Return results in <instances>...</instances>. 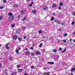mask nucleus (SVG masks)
<instances>
[{
  "mask_svg": "<svg viewBox=\"0 0 75 75\" xmlns=\"http://www.w3.org/2000/svg\"><path fill=\"white\" fill-rule=\"evenodd\" d=\"M55 21L57 23H58V24H59L61 25L62 26H63L64 25H65V22L64 21H63L61 23V21H59L58 20L56 19L55 20Z\"/></svg>",
  "mask_w": 75,
  "mask_h": 75,
  "instance_id": "nucleus-1",
  "label": "nucleus"
},
{
  "mask_svg": "<svg viewBox=\"0 0 75 75\" xmlns=\"http://www.w3.org/2000/svg\"><path fill=\"white\" fill-rule=\"evenodd\" d=\"M14 16H10L8 18V20L10 21H13V19H14Z\"/></svg>",
  "mask_w": 75,
  "mask_h": 75,
  "instance_id": "nucleus-2",
  "label": "nucleus"
},
{
  "mask_svg": "<svg viewBox=\"0 0 75 75\" xmlns=\"http://www.w3.org/2000/svg\"><path fill=\"white\" fill-rule=\"evenodd\" d=\"M21 29H18L16 31V34H19V33H21Z\"/></svg>",
  "mask_w": 75,
  "mask_h": 75,
  "instance_id": "nucleus-3",
  "label": "nucleus"
},
{
  "mask_svg": "<svg viewBox=\"0 0 75 75\" xmlns=\"http://www.w3.org/2000/svg\"><path fill=\"white\" fill-rule=\"evenodd\" d=\"M43 10H48V7L46 6H44L43 7Z\"/></svg>",
  "mask_w": 75,
  "mask_h": 75,
  "instance_id": "nucleus-4",
  "label": "nucleus"
},
{
  "mask_svg": "<svg viewBox=\"0 0 75 75\" xmlns=\"http://www.w3.org/2000/svg\"><path fill=\"white\" fill-rule=\"evenodd\" d=\"M57 4H56L54 3L53 4L52 7L53 8H55V7H57Z\"/></svg>",
  "mask_w": 75,
  "mask_h": 75,
  "instance_id": "nucleus-5",
  "label": "nucleus"
},
{
  "mask_svg": "<svg viewBox=\"0 0 75 75\" xmlns=\"http://www.w3.org/2000/svg\"><path fill=\"white\" fill-rule=\"evenodd\" d=\"M18 38V37L17 35H14L13 36V39H14V40H17Z\"/></svg>",
  "mask_w": 75,
  "mask_h": 75,
  "instance_id": "nucleus-6",
  "label": "nucleus"
},
{
  "mask_svg": "<svg viewBox=\"0 0 75 75\" xmlns=\"http://www.w3.org/2000/svg\"><path fill=\"white\" fill-rule=\"evenodd\" d=\"M25 54L26 55H30V52L28 51H27L25 52Z\"/></svg>",
  "mask_w": 75,
  "mask_h": 75,
  "instance_id": "nucleus-7",
  "label": "nucleus"
},
{
  "mask_svg": "<svg viewBox=\"0 0 75 75\" xmlns=\"http://www.w3.org/2000/svg\"><path fill=\"white\" fill-rule=\"evenodd\" d=\"M21 14H25V11H21Z\"/></svg>",
  "mask_w": 75,
  "mask_h": 75,
  "instance_id": "nucleus-8",
  "label": "nucleus"
},
{
  "mask_svg": "<svg viewBox=\"0 0 75 75\" xmlns=\"http://www.w3.org/2000/svg\"><path fill=\"white\" fill-rule=\"evenodd\" d=\"M8 16H13V13H9L8 14Z\"/></svg>",
  "mask_w": 75,
  "mask_h": 75,
  "instance_id": "nucleus-9",
  "label": "nucleus"
},
{
  "mask_svg": "<svg viewBox=\"0 0 75 75\" xmlns=\"http://www.w3.org/2000/svg\"><path fill=\"white\" fill-rule=\"evenodd\" d=\"M27 19V18L26 17H25L23 19H21V20H23V21H24L25 20H26Z\"/></svg>",
  "mask_w": 75,
  "mask_h": 75,
  "instance_id": "nucleus-10",
  "label": "nucleus"
},
{
  "mask_svg": "<svg viewBox=\"0 0 75 75\" xmlns=\"http://www.w3.org/2000/svg\"><path fill=\"white\" fill-rule=\"evenodd\" d=\"M6 48L7 50H8V49H9V47L8 45V44H7L6 45Z\"/></svg>",
  "mask_w": 75,
  "mask_h": 75,
  "instance_id": "nucleus-11",
  "label": "nucleus"
},
{
  "mask_svg": "<svg viewBox=\"0 0 75 75\" xmlns=\"http://www.w3.org/2000/svg\"><path fill=\"white\" fill-rule=\"evenodd\" d=\"M35 53L36 54H37L38 55V54L40 55V54H41V53H40V52H39L38 51L35 52Z\"/></svg>",
  "mask_w": 75,
  "mask_h": 75,
  "instance_id": "nucleus-12",
  "label": "nucleus"
},
{
  "mask_svg": "<svg viewBox=\"0 0 75 75\" xmlns=\"http://www.w3.org/2000/svg\"><path fill=\"white\" fill-rule=\"evenodd\" d=\"M44 75H50V72H48L47 73V72H45L44 73Z\"/></svg>",
  "mask_w": 75,
  "mask_h": 75,
  "instance_id": "nucleus-13",
  "label": "nucleus"
},
{
  "mask_svg": "<svg viewBox=\"0 0 75 75\" xmlns=\"http://www.w3.org/2000/svg\"><path fill=\"white\" fill-rule=\"evenodd\" d=\"M63 6V3L61 2H60V4H59V6Z\"/></svg>",
  "mask_w": 75,
  "mask_h": 75,
  "instance_id": "nucleus-14",
  "label": "nucleus"
},
{
  "mask_svg": "<svg viewBox=\"0 0 75 75\" xmlns=\"http://www.w3.org/2000/svg\"><path fill=\"white\" fill-rule=\"evenodd\" d=\"M32 13H33V14H36V11L35 10H33L32 11Z\"/></svg>",
  "mask_w": 75,
  "mask_h": 75,
  "instance_id": "nucleus-15",
  "label": "nucleus"
},
{
  "mask_svg": "<svg viewBox=\"0 0 75 75\" xmlns=\"http://www.w3.org/2000/svg\"><path fill=\"white\" fill-rule=\"evenodd\" d=\"M16 52L17 54H18L19 53V50H18V49H16Z\"/></svg>",
  "mask_w": 75,
  "mask_h": 75,
  "instance_id": "nucleus-16",
  "label": "nucleus"
},
{
  "mask_svg": "<svg viewBox=\"0 0 75 75\" xmlns=\"http://www.w3.org/2000/svg\"><path fill=\"white\" fill-rule=\"evenodd\" d=\"M17 72H13L12 74L11 75H17Z\"/></svg>",
  "mask_w": 75,
  "mask_h": 75,
  "instance_id": "nucleus-17",
  "label": "nucleus"
},
{
  "mask_svg": "<svg viewBox=\"0 0 75 75\" xmlns=\"http://www.w3.org/2000/svg\"><path fill=\"white\" fill-rule=\"evenodd\" d=\"M48 64H54V62H48Z\"/></svg>",
  "mask_w": 75,
  "mask_h": 75,
  "instance_id": "nucleus-18",
  "label": "nucleus"
},
{
  "mask_svg": "<svg viewBox=\"0 0 75 75\" xmlns=\"http://www.w3.org/2000/svg\"><path fill=\"white\" fill-rule=\"evenodd\" d=\"M47 70H48L49 69H48V68L47 67H45L43 68V69H45V70H47Z\"/></svg>",
  "mask_w": 75,
  "mask_h": 75,
  "instance_id": "nucleus-19",
  "label": "nucleus"
},
{
  "mask_svg": "<svg viewBox=\"0 0 75 75\" xmlns=\"http://www.w3.org/2000/svg\"><path fill=\"white\" fill-rule=\"evenodd\" d=\"M42 43H41L39 46V48H41V47H42Z\"/></svg>",
  "mask_w": 75,
  "mask_h": 75,
  "instance_id": "nucleus-20",
  "label": "nucleus"
},
{
  "mask_svg": "<svg viewBox=\"0 0 75 75\" xmlns=\"http://www.w3.org/2000/svg\"><path fill=\"white\" fill-rule=\"evenodd\" d=\"M75 71V68H74L73 69H71V71Z\"/></svg>",
  "mask_w": 75,
  "mask_h": 75,
  "instance_id": "nucleus-21",
  "label": "nucleus"
},
{
  "mask_svg": "<svg viewBox=\"0 0 75 75\" xmlns=\"http://www.w3.org/2000/svg\"><path fill=\"white\" fill-rule=\"evenodd\" d=\"M3 16H0V20H3Z\"/></svg>",
  "mask_w": 75,
  "mask_h": 75,
  "instance_id": "nucleus-22",
  "label": "nucleus"
},
{
  "mask_svg": "<svg viewBox=\"0 0 75 75\" xmlns=\"http://www.w3.org/2000/svg\"><path fill=\"white\" fill-rule=\"evenodd\" d=\"M18 71L19 72H21L23 71V70H22L21 69H19Z\"/></svg>",
  "mask_w": 75,
  "mask_h": 75,
  "instance_id": "nucleus-23",
  "label": "nucleus"
},
{
  "mask_svg": "<svg viewBox=\"0 0 75 75\" xmlns=\"http://www.w3.org/2000/svg\"><path fill=\"white\" fill-rule=\"evenodd\" d=\"M18 40H19V41H21V40H22V38H21V37L19 38H18Z\"/></svg>",
  "mask_w": 75,
  "mask_h": 75,
  "instance_id": "nucleus-24",
  "label": "nucleus"
},
{
  "mask_svg": "<svg viewBox=\"0 0 75 75\" xmlns=\"http://www.w3.org/2000/svg\"><path fill=\"white\" fill-rule=\"evenodd\" d=\"M53 52H57V50H56L54 49L53 50Z\"/></svg>",
  "mask_w": 75,
  "mask_h": 75,
  "instance_id": "nucleus-25",
  "label": "nucleus"
},
{
  "mask_svg": "<svg viewBox=\"0 0 75 75\" xmlns=\"http://www.w3.org/2000/svg\"><path fill=\"white\" fill-rule=\"evenodd\" d=\"M63 42H64V43L67 42V40H63Z\"/></svg>",
  "mask_w": 75,
  "mask_h": 75,
  "instance_id": "nucleus-26",
  "label": "nucleus"
},
{
  "mask_svg": "<svg viewBox=\"0 0 75 75\" xmlns=\"http://www.w3.org/2000/svg\"><path fill=\"white\" fill-rule=\"evenodd\" d=\"M75 24V21H73L71 23V25H74Z\"/></svg>",
  "mask_w": 75,
  "mask_h": 75,
  "instance_id": "nucleus-27",
  "label": "nucleus"
},
{
  "mask_svg": "<svg viewBox=\"0 0 75 75\" xmlns=\"http://www.w3.org/2000/svg\"><path fill=\"white\" fill-rule=\"evenodd\" d=\"M39 33H41V34L42 33V31H41V30L39 31Z\"/></svg>",
  "mask_w": 75,
  "mask_h": 75,
  "instance_id": "nucleus-28",
  "label": "nucleus"
},
{
  "mask_svg": "<svg viewBox=\"0 0 75 75\" xmlns=\"http://www.w3.org/2000/svg\"><path fill=\"white\" fill-rule=\"evenodd\" d=\"M67 35H68V34H67V33H65L64 35V37H66Z\"/></svg>",
  "mask_w": 75,
  "mask_h": 75,
  "instance_id": "nucleus-29",
  "label": "nucleus"
},
{
  "mask_svg": "<svg viewBox=\"0 0 75 75\" xmlns=\"http://www.w3.org/2000/svg\"><path fill=\"white\" fill-rule=\"evenodd\" d=\"M54 17H52L51 19V21H53V20H54Z\"/></svg>",
  "mask_w": 75,
  "mask_h": 75,
  "instance_id": "nucleus-30",
  "label": "nucleus"
},
{
  "mask_svg": "<svg viewBox=\"0 0 75 75\" xmlns=\"http://www.w3.org/2000/svg\"><path fill=\"white\" fill-rule=\"evenodd\" d=\"M35 68V67L34 66H31V69H34Z\"/></svg>",
  "mask_w": 75,
  "mask_h": 75,
  "instance_id": "nucleus-31",
  "label": "nucleus"
},
{
  "mask_svg": "<svg viewBox=\"0 0 75 75\" xmlns=\"http://www.w3.org/2000/svg\"><path fill=\"white\" fill-rule=\"evenodd\" d=\"M66 51V49H65L63 51H62V53H64V52H65V51Z\"/></svg>",
  "mask_w": 75,
  "mask_h": 75,
  "instance_id": "nucleus-32",
  "label": "nucleus"
},
{
  "mask_svg": "<svg viewBox=\"0 0 75 75\" xmlns=\"http://www.w3.org/2000/svg\"><path fill=\"white\" fill-rule=\"evenodd\" d=\"M12 27H14L15 26V25L14 24H13L11 25Z\"/></svg>",
  "mask_w": 75,
  "mask_h": 75,
  "instance_id": "nucleus-33",
  "label": "nucleus"
},
{
  "mask_svg": "<svg viewBox=\"0 0 75 75\" xmlns=\"http://www.w3.org/2000/svg\"><path fill=\"white\" fill-rule=\"evenodd\" d=\"M72 14L73 15V16H75V12H74Z\"/></svg>",
  "mask_w": 75,
  "mask_h": 75,
  "instance_id": "nucleus-34",
  "label": "nucleus"
},
{
  "mask_svg": "<svg viewBox=\"0 0 75 75\" xmlns=\"http://www.w3.org/2000/svg\"><path fill=\"white\" fill-rule=\"evenodd\" d=\"M17 67L18 68H20V65L19 64L17 66Z\"/></svg>",
  "mask_w": 75,
  "mask_h": 75,
  "instance_id": "nucleus-35",
  "label": "nucleus"
},
{
  "mask_svg": "<svg viewBox=\"0 0 75 75\" xmlns=\"http://www.w3.org/2000/svg\"><path fill=\"white\" fill-rule=\"evenodd\" d=\"M61 6H59V7H58V9L59 10H61V8H61Z\"/></svg>",
  "mask_w": 75,
  "mask_h": 75,
  "instance_id": "nucleus-36",
  "label": "nucleus"
},
{
  "mask_svg": "<svg viewBox=\"0 0 75 75\" xmlns=\"http://www.w3.org/2000/svg\"><path fill=\"white\" fill-rule=\"evenodd\" d=\"M3 3H6V0H3Z\"/></svg>",
  "mask_w": 75,
  "mask_h": 75,
  "instance_id": "nucleus-37",
  "label": "nucleus"
},
{
  "mask_svg": "<svg viewBox=\"0 0 75 75\" xmlns=\"http://www.w3.org/2000/svg\"><path fill=\"white\" fill-rule=\"evenodd\" d=\"M25 27H23L22 28V30H25Z\"/></svg>",
  "mask_w": 75,
  "mask_h": 75,
  "instance_id": "nucleus-38",
  "label": "nucleus"
},
{
  "mask_svg": "<svg viewBox=\"0 0 75 75\" xmlns=\"http://www.w3.org/2000/svg\"><path fill=\"white\" fill-rule=\"evenodd\" d=\"M18 6V5L16 4L15 5L14 7H17Z\"/></svg>",
  "mask_w": 75,
  "mask_h": 75,
  "instance_id": "nucleus-39",
  "label": "nucleus"
},
{
  "mask_svg": "<svg viewBox=\"0 0 75 75\" xmlns=\"http://www.w3.org/2000/svg\"><path fill=\"white\" fill-rule=\"evenodd\" d=\"M69 41H70V42H72V38H70L69 39Z\"/></svg>",
  "mask_w": 75,
  "mask_h": 75,
  "instance_id": "nucleus-40",
  "label": "nucleus"
},
{
  "mask_svg": "<svg viewBox=\"0 0 75 75\" xmlns=\"http://www.w3.org/2000/svg\"><path fill=\"white\" fill-rule=\"evenodd\" d=\"M18 18L19 19V18H20V17H21L19 15L18 16Z\"/></svg>",
  "mask_w": 75,
  "mask_h": 75,
  "instance_id": "nucleus-41",
  "label": "nucleus"
},
{
  "mask_svg": "<svg viewBox=\"0 0 75 75\" xmlns=\"http://www.w3.org/2000/svg\"><path fill=\"white\" fill-rule=\"evenodd\" d=\"M3 6H0V9H3Z\"/></svg>",
  "mask_w": 75,
  "mask_h": 75,
  "instance_id": "nucleus-42",
  "label": "nucleus"
},
{
  "mask_svg": "<svg viewBox=\"0 0 75 75\" xmlns=\"http://www.w3.org/2000/svg\"><path fill=\"white\" fill-rule=\"evenodd\" d=\"M23 38H24V39H25L27 38V36H24Z\"/></svg>",
  "mask_w": 75,
  "mask_h": 75,
  "instance_id": "nucleus-43",
  "label": "nucleus"
},
{
  "mask_svg": "<svg viewBox=\"0 0 75 75\" xmlns=\"http://www.w3.org/2000/svg\"><path fill=\"white\" fill-rule=\"evenodd\" d=\"M30 50H33V47H30Z\"/></svg>",
  "mask_w": 75,
  "mask_h": 75,
  "instance_id": "nucleus-44",
  "label": "nucleus"
},
{
  "mask_svg": "<svg viewBox=\"0 0 75 75\" xmlns=\"http://www.w3.org/2000/svg\"><path fill=\"white\" fill-rule=\"evenodd\" d=\"M59 50H60V51H62V49L61 48H59Z\"/></svg>",
  "mask_w": 75,
  "mask_h": 75,
  "instance_id": "nucleus-45",
  "label": "nucleus"
},
{
  "mask_svg": "<svg viewBox=\"0 0 75 75\" xmlns=\"http://www.w3.org/2000/svg\"><path fill=\"white\" fill-rule=\"evenodd\" d=\"M10 59V60L11 61V60H12V59H13V58H12V57H11L10 58H9Z\"/></svg>",
  "mask_w": 75,
  "mask_h": 75,
  "instance_id": "nucleus-46",
  "label": "nucleus"
},
{
  "mask_svg": "<svg viewBox=\"0 0 75 75\" xmlns=\"http://www.w3.org/2000/svg\"><path fill=\"white\" fill-rule=\"evenodd\" d=\"M32 6H33V4H30V5L29 6H30V7Z\"/></svg>",
  "mask_w": 75,
  "mask_h": 75,
  "instance_id": "nucleus-47",
  "label": "nucleus"
},
{
  "mask_svg": "<svg viewBox=\"0 0 75 75\" xmlns=\"http://www.w3.org/2000/svg\"><path fill=\"white\" fill-rule=\"evenodd\" d=\"M73 42H75V39H74L73 40Z\"/></svg>",
  "mask_w": 75,
  "mask_h": 75,
  "instance_id": "nucleus-48",
  "label": "nucleus"
},
{
  "mask_svg": "<svg viewBox=\"0 0 75 75\" xmlns=\"http://www.w3.org/2000/svg\"><path fill=\"white\" fill-rule=\"evenodd\" d=\"M18 50H21V48L20 47H18Z\"/></svg>",
  "mask_w": 75,
  "mask_h": 75,
  "instance_id": "nucleus-49",
  "label": "nucleus"
},
{
  "mask_svg": "<svg viewBox=\"0 0 75 75\" xmlns=\"http://www.w3.org/2000/svg\"><path fill=\"white\" fill-rule=\"evenodd\" d=\"M59 31H62V30H61V29H59Z\"/></svg>",
  "mask_w": 75,
  "mask_h": 75,
  "instance_id": "nucleus-50",
  "label": "nucleus"
},
{
  "mask_svg": "<svg viewBox=\"0 0 75 75\" xmlns=\"http://www.w3.org/2000/svg\"><path fill=\"white\" fill-rule=\"evenodd\" d=\"M73 35H75V32H74L73 33Z\"/></svg>",
  "mask_w": 75,
  "mask_h": 75,
  "instance_id": "nucleus-51",
  "label": "nucleus"
},
{
  "mask_svg": "<svg viewBox=\"0 0 75 75\" xmlns=\"http://www.w3.org/2000/svg\"><path fill=\"white\" fill-rule=\"evenodd\" d=\"M25 51H27V50H28V49H27V48H25Z\"/></svg>",
  "mask_w": 75,
  "mask_h": 75,
  "instance_id": "nucleus-52",
  "label": "nucleus"
},
{
  "mask_svg": "<svg viewBox=\"0 0 75 75\" xmlns=\"http://www.w3.org/2000/svg\"><path fill=\"white\" fill-rule=\"evenodd\" d=\"M24 75H28V74H26V73H25L24 74Z\"/></svg>",
  "mask_w": 75,
  "mask_h": 75,
  "instance_id": "nucleus-53",
  "label": "nucleus"
},
{
  "mask_svg": "<svg viewBox=\"0 0 75 75\" xmlns=\"http://www.w3.org/2000/svg\"><path fill=\"white\" fill-rule=\"evenodd\" d=\"M30 0H27V2H28V1H30Z\"/></svg>",
  "mask_w": 75,
  "mask_h": 75,
  "instance_id": "nucleus-54",
  "label": "nucleus"
},
{
  "mask_svg": "<svg viewBox=\"0 0 75 75\" xmlns=\"http://www.w3.org/2000/svg\"><path fill=\"white\" fill-rule=\"evenodd\" d=\"M53 16H55V13H53Z\"/></svg>",
  "mask_w": 75,
  "mask_h": 75,
  "instance_id": "nucleus-55",
  "label": "nucleus"
},
{
  "mask_svg": "<svg viewBox=\"0 0 75 75\" xmlns=\"http://www.w3.org/2000/svg\"><path fill=\"white\" fill-rule=\"evenodd\" d=\"M1 67V64H0V68Z\"/></svg>",
  "mask_w": 75,
  "mask_h": 75,
  "instance_id": "nucleus-56",
  "label": "nucleus"
},
{
  "mask_svg": "<svg viewBox=\"0 0 75 75\" xmlns=\"http://www.w3.org/2000/svg\"><path fill=\"white\" fill-rule=\"evenodd\" d=\"M42 38L43 39H44V38H45V37H44V36H43V37H42Z\"/></svg>",
  "mask_w": 75,
  "mask_h": 75,
  "instance_id": "nucleus-57",
  "label": "nucleus"
},
{
  "mask_svg": "<svg viewBox=\"0 0 75 75\" xmlns=\"http://www.w3.org/2000/svg\"><path fill=\"white\" fill-rule=\"evenodd\" d=\"M34 3V2H32L31 3V4H33Z\"/></svg>",
  "mask_w": 75,
  "mask_h": 75,
  "instance_id": "nucleus-58",
  "label": "nucleus"
},
{
  "mask_svg": "<svg viewBox=\"0 0 75 75\" xmlns=\"http://www.w3.org/2000/svg\"><path fill=\"white\" fill-rule=\"evenodd\" d=\"M71 75H74V74H73V73H72L71 74Z\"/></svg>",
  "mask_w": 75,
  "mask_h": 75,
  "instance_id": "nucleus-59",
  "label": "nucleus"
},
{
  "mask_svg": "<svg viewBox=\"0 0 75 75\" xmlns=\"http://www.w3.org/2000/svg\"><path fill=\"white\" fill-rule=\"evenodd\" d=\"M34 55V54H33V53H31V55Z\"/></svg>",
  "mask_w": 75,
  "mask_h": 75,
  "instance_id": "nucleus-60",
  "label": "nucleus"
},
{
  "mask_svg": "<svg viewBox=\"0 0 75 75\" xmlns=\"http://www.w3.org/2000/svg\"><path fill=\"white\" fill-rule=\"evenodd\" d=\"M7 74H8V73H6V75H7Z\"/></svg>",
  "mask_w": 75,
  "mask_h": 75,
  "instance_id": "nucleus-61",
  "label": "nucleus"
},
{
  "mask_svg": "<svg viewBox=\"0 0 75 75\" xmlns=\"http://www.w3.org/2000/svg\"><path fill=\"white\" fill-rule=\"evenodd\" d=\"M60 42L59 41H58L57 43H59Z\"/></svg>",
  "mask_w": 75,
  "mask_h": 75,
  "instance_id": "nucleus-62",
  "label": "nucleus"
},
{
  "mask_svg": "<svg viewBox=\"0 0 75 75\" xmlns=\"http://www.w3.org/2000/svg\"><path fill=\"white\" fill-rule=\"evenodd\" d=\"M73 44V45H75V44Z\"/></svg>",
  "mask_w": 75,
  "mask_h": 75,
  "instance_id": "nucleus-63",
  "label": "nucleus"
},
{
  "mask_svg": "<svg viewBox=\"0 0 75 75\" xmlns=\"http://www.w3.org/2000/svg\"><path fill=\"white\" fill-rule=\"evenodd\" d=\"M1 47V45L0 44V47Z\"/></svg>",
  "mask_w": 75,
  "mask_h": 75,
  "instance_id": "nucleus-64",
  "label": "nucleus"
}]
</instances>
